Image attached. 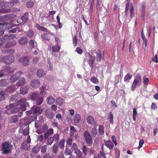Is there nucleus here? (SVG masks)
<instances>
[{
  "instance_id": "f257e3e1",
  "label": "nucleus",
  "mask_w": 158,
  "mask_h": 158,
  "mask_svg": "<svg viewBox=\"0 0 158 158\" xmlns=\"http://www.w3.org/2000/svg\"><path fill=\"white\" fill-rule=\"evenodd\" d=\"M12 147L10 142L9 141H7L2 143V150L5 154H7L10 152Z\"/></svg>"
},
{
  "instance_id": "f03ea898",
  "label": "nucleus",
  "mask_w": 158,
  "mask_h": 158,
  "mask_svg": "<svg viewBox=\"0 0 158 158\" xmlns=\"http://www.w3.org/2000/svg\"><path fill=\"white\" fill-rule=\"evenodd\" d=\"M142 79L140 74L137 73L135 77V79L131 87V90H135L137 85L140 86L141 83Z\"/></svg>"
},
{
  "instance_id": "7ed1b4c3",
  "label": "nucleus",
  "mask_w": 158,
  "mask_h": 158,
  "mask_svg": "<svg viewBox=\"0 0 158 158\" xmlns=\"http://www.w3.org/2000/svg\"><path fill=\"white\" fill-rule=\"evenodd\" d=\"M16 103L17 106H20V109L23 111L26 110V106L29 105V103L26 101V99L24 97L18 100Z\"/></svg>"
},
{
  "instance_id": "20e7f679",
  "label": "nucleus",
  "mask_w": 158,
  "mask_h": 158,
  "mask_svg": "<svg viewBox=\"0 0 158 158\" xmlns=\"http://www.w3.org/2000/svg\"><path fill=\"white\" fill-rule=\"evenodd\" d=\"M84 137L88 145L89 146L91 145L93 142V140L92 136L88 131H86L84 132Z\"/></svg>"
},
{
  "instance_id": "39448f33",
  "label": "nucleus",
  "mask_w": 158,
  "mask_h": 158,
  "mask_svg": "<svg viewBox=\"0 0 158 158\" xmlns=\"http://www.w3.org/2000/svg\"><path fill=\"white\" fill-rule=\"evenodd\" d=\"M23 74V73L22 72L20 71H18L12 76L10 79V82L11 83L15 82L21 77V75Z\"/></svg>"
},
{
  "instance_id": "423d86ee",
  "label": "nucleus",
  "mask_w": 158,
  "mask_h": 158,
  "mask_svg": "<svg viewBox=\"0 0 158 158\" xmlns=\"http://www.w3.org/2000/svg\"><path fill=\"white\" fill-rule=\"evenodd\" d=\"M14 61V57L11 55L10 56H6L4 57L3 62L7 64H12Z\"/></svg>"
},
{
  "instance_id": "0eeeda50",
  "label": "nucleus",
  "mask_w": 158,
  "mask_h": 158,
  "mask_svg": "<svg viewBox=\"0 0 158 158\" xmlns=\"http://www.w3.org/2000/svg\"><path fill=\"white\" fill-rule=\"evenodd\" d=\"M40 81L39 79H35L31 81L30 85L33 88L36 89L40 86Z\"/></svg>"
},
{
  "instance_id": "6e6552de",
  "label": "nucleus",
  "mask_w": 158,
  "mask_h": 158,
  "mask_svg": "<svg viewBox=\"0 0 158 158\" xmlns=\"http://www.w3.org/2000/svg\"><path fill=\"white\" fill-rule=\"evenodd\" d=\"M23 115V112L21 111L19 113L18 115H13L10 119V121L11 123H16L18 121L19 117H21Z\"/></svg>"
},
{
  "instance_id": "1a4fd4ad",
  "label": "nucleus",
  "mask_w": 158,
  "mask_h": 158,
  "mask_svg": "<svg viewBox=\"0 0 158 158\" xmlns=\"http://www.w3.org/2000/svg\"><path fill=\"white\" fill-rule=\"evenodd\" d=\"M14 15H12L8 14L7 15H4L0 17V21H4L3 22H6V21H10L11 19L14 17ZM7 23V22H6ZM8 23H7V24Z\"/></svg>"
},
{
  "instance_id": "9d476101",
  "label": "nucleus",
  "mask_w": 158,
  "mask_h": 158,
  "mask_svg": "<svg viewBox=\"0 0 158 158\" xmlns=\"http://www.w3.org/2000/svg\"><path fill=\"white\" fill-rule=\"evenodd\" d=\"M0 13H5L9 12L10 10V9H6L5 2H0Z\"/></svg>"
},
{
  "instance_id": "9b49d317",
  "label": "nucleus",
  "mask_w": 158,
  "mask_h": 158,
  "mask_svg": "<svg viewBox=\"0 0 158 158\" xmlns=\"http://www.w3.org/2000/svg\"><path fill=\"white\" fill-rule=\"evenodd\" d=\"M30 59V58L27 56L22 57L19 59V62L22 63L24 66H27L29 64Z\"/></svg>"
},
{
  "instance_id": "f8f14e48",
  "label": "nucleus",
  "mask_w": 158,
  "mask_h": 158,
  "mask_svg": "<svg viewBox=\"0 0 158 158\" xmlns=\"http://www.w3.org/2000/svg\"><path fill=\"white\" fill-rule=\"evenodd\" d=\"M33 114L34 115L40 114L42 112L41 108L36 106H34L32 108Z\"/></svg>"
},
{
  "instance_id": "ddd939ff",
  "label": "nucleus",
  "mask_w": 158,
  "mask_h": 158,
  "mask_svg": "<svg viewBox=\"0 0 158 158\" xmlns=\"http://www.w3.org/2000/svg\"><path fill=\"white\" fill-rule=\"evenodd\" d=\"M45 113L46 117L48 119H52L55 116L52 110L49 109H46Z\"/></svg>"
},
{
  "instance_id": "4468645a",
  "label": "nucleus",
  "mask_w": 158,
  "mask_h": 158,
  "mask_svg": "<svg viewBox=\"0 0 158 158\" xmlns=\"http://www.w3.org/2000/svg\"><path fill=\"white\" fill-rule=\"evenodd\" d=\"M95 56L89 55V58L88 61V63L91 69H92L94 67V63L95 61Z\"/></svg>"
},
{
  "instance_id": "2eb2a0df",
  "label": "nucleus",
  "mask_w": 158,
  "mask_h": 158,
  "mask_svg": "<svg viewBox=\"0 0 158 158\" xmlns=\"http://www.w3.org/2000/svg\"><path fill=\"white\" fill-rule=\"evenodd\" d=\"M29 88V86H27L21 87L20 88V93L23 95L26 94L28 93Z\"/></svg>"
},
{
  "instance_id": "dca6fc26",
  "label": "nucleus",
  "mask_w": 158,
  "mask_h": 158,
  "mask_svg": "<svg viewBox=\"0 0 158 158\" xmlns=\"http://www.w3.org/2000/svg\"><path fill=\"white\" fill-rule=\"evenodd\" d=\"M40 96V94L37 92H32L29 95V97L33 101H35Z\"/></svg>"
},
{
  "instance_id": "f3484780",
  "label": "nucleus",
  "mask_w": 158,
  "mask_h": 158,
  "mask_svg": "<svg viewBox=\"0 0 158 158\" xmlns=\"http://www.w3.org/2000/svg\"><path fill=\"white\" fill-rule=\"evenodd\" d=\"M28 42V39L26 37H23L20 38L19 40V43L21 46L26 44Z\"/></svg>"
},
{
  "instance_id": "a211bd4d",
  "label": "nucleus",
  "mask_w": 158,
  "mask_h": 158,
  "mask_svg": "<svg viewBox=\"0 0 158 158\" xmlns=\"http://www.w3.org/2000/svg\"><path fill=\"white\" fill-rule=\"evenodd\" d=\"M105 146L108 148L110 150L112 149L114 147L113 143L110 140H106L104 141Z\"/></svg>"
},
{
  "instance_id": "6ab92c4d",
  "label": "nucleus",
  "mask_w": 158,
  "mask_h": 158,
  "mask_svg": "<svg viewBox=\"0 0 158 158\" xmlns=\"http://www.w3.org/2000/svg\"><path fill=\"white\" fill-rule=\"evenodd\" d=\"M6 48L5 46V48H3L2 50V52L4 54H13L15 52V50L14 49H9L8 48Z\"/></svg>"
},
{
  "instance_id": "aec40b11",
  "label": "nucleus",
  "mask_w": 158,
  "mask_h": 158,
  "mask_svg": "<svg viewBox=\"0 0 158 158\" xmlns=\"http://www.w3.org/2000/svg\"><path fill=\"white\" fill-rule=\"evenodd\" d=\"M16 44V42L15 40H12L11 41L6 43L5 44L6 48H11L15 46Z\"/></svg>"
},
{
  "instance_id": "412c9836",
  "label": "nucleus",
  "mask_w": 158,
  "mask_h": 158,
  "mask_svg": "<svg viewBox=\"0 0 158 158\" xmlns=\"http://www.w3.org/2000/svg\"><path fill=\"white\" fill-rule=\"evenodd\" d=\"M36 75L39 77H43L45 74V71L43 69H39L36 72Z\"/></svg>"
},
{
  "instance_id": "4be33fe9",
  "label": "nucleus",
  "mask_w": 158,
  "mask_h": 158,
  "mask_svg": "<svg viewBox=\"0 0 158 158\" xmlns=\"http://www.w3.org/2000/svg\"><path fill=\"white\" fill-rule=\"evenodd\" d=\"M5 25H7V23L4 22L3 23H0V36H2L4 34L5 28L4 27Z\"/></svg>"
},
{
  "instance_id": "5701e85b",
  "label": "nucleus",
  "mask_w": 158,
  "mask_h": 158,
  "mask_svg": "<svg viewBox=\"0 0 158 158\" xmlns=\"http://www.w3.org/2000/svg\"><path fill=\"white\" fill-rule=\"evenodd\" d=\"M87 120L88 123L89 124H94L95 123H97V122H95L94 118L91 116H89L87 118Z\"/></svg>"
},
{
  "instance_id": "b1692460",
  "label": "nucleus",
  "mask_w": 158,
  "mask_h": 158,
  "mask_svg": "<svg viewBox=\"0 0 158 158\" xmlns=\"http://www.w3.org/2000/svg\"><path fill=\"white\" fill-rule=\"evenodd\" d=\"M53 134V129L52 128L49 129L48 130L46 131L44 134V136L45 138H48L49 135Z\"/></svg>"
},
{
  "instance_id": "393cba45",
  "label": "nucleus",
  "mask_w": 158,
  "mask_h": 158,
  "mask_svg": "<svg viewBox=\"0 0 158 158\" xmlns=\"http://www.w3.org/2000/svg\"><path fill=\"white\" fill-rule=\"evenodd\" d=\"M102 58V52L100 49H98L96 52V58L97 61H101Z\"/></svg>"
},
{
  "instance_id": "a878e982",
  "label": "nucleus",
  "mask_w": 158,
  "mask_h": 158,
  "mask_svg": "<svg viewBox=\"0 0 158 158\" xmlns=\"http://www.w3.org/2000/svg\"><path fill=\"white\" fill-rule=\"evenodd\" d=\"M74 152L76 155L77 158H83L82 152L80 149H76V150Z\"/></svg>"
},
{
  "instance_id": "bb28decb",
  "label": "nucleus",
  "mask_w": 158,
  "mask_h": 158,
  "mask_svg": "<svg viewBox=\"0 0 158 158\" xmlns=\"http://www.w3.org/2000/svg\"><path fill=\"white\" fill-rule=\"evenodd\" d=\"M9 83L8 80L6 79H2L0 80V86L4 87L7 85Z\"/></svg>"
},
{
  "instance_id": "cd10ccee",
  "label": "nucleus",
  "mask_w": 158,
  "mask_h": 158,
  "mask_svg": "<svg viewBox=\"0 0 158 158\" xmlns=\"http://www.w3.org/2000/svg\"><path fill=\"white\" fill-rule=\"evenodd\" d=\"M6 91L5 90H2L0 91V101H2L5 99V98L6 95Z\"/></svg>"
},
{
  "instance_id": "c85d7f7f",
  "label": "nucleus",
  "mask_w": 158,
  "mask_h": 158,
  "mask_svg": "<svg viewBox=\"0 0 158 158\" xmlns=\"http://www.w3.org/2000/svg\"><path fill=\"white\" fill-rule=\"evenodd\" d=\"M34 31L32 30H30L26 32V35L28 38H31L34 36Z\"/></svg>"
},
{
  "instance_id": "c756f323",
  "label": "nucleus",
  "mask_w": 158,
  "mask_h": 158,
  "mask_svg": "<svg viewBox=\"0 0 158 158\" xmlns=\"http://www.w3.org/2000/svg\"><path fill=\"white\" fill-rule=\"evenodd\" d=\"M74 121L76 123H79L81 121V117L80 114H76L74 116Z\"/></svg>"
},
{
  "instance_id": "7c9ffc66",
  "label": "nucleus",
  "mask_w": 158,
  "mask_h": 158,
  "mask_svg": "<svg viewBox=\"0 0 158 158\" xmlns=\"http://www.w3.org/2000/svg\"><path fill=\"white\" fill-rule=\"evenodd\" d=\"M40 147L38 145H36L34 146L32 150V152L34 154H37L40 151Z\"/></svg>"
},
{
  "instance_id": "2f4dec72",
  "label": "nucleus",
  "mask_w": 158,
  "mask_h": 158,
  "mask_svg": "<svg viewBox=\"0 0 158 158\" xmlns=\"http://www.w3.org/2000/svg\"><path fill=\"white\" fill-rule=\"evenodd\" d=\"M60 48V47L58 44H56L55 46L52 47V52H53L58 53L59 52Z\"/></svg>"
},
{
  "instance_id": "473e14b6",
  "label": "nucleus",
  "mask_w": 158,
  "mask_h": 158,
  "mask_svg": "<svg viewBox=\"0 0 158 158\" xmlns=\"http://www.w3.org/2000/svg\"><path fill=\"white\" fill-rule=\"evenodd\" d=\"M94 125V127L92 128L91 131V133L94 135H96L97 133V123H95Z\"/></svg>"
},
{
  "instance_id": "72a5a7b5",
  "label": "nucleus",
  "mask_w": 158,
  "mask_h": 158,
  "mask_svg": "<svg viewBox=\"0 0 158 158\" xmlns=\"http://www.w3.org/2000/svg\"><path fill=\"white\" fill-rule=\"evenodd\" d=\"M46 85L44 84L39 88L40 94L41 95L45 94L46 91L45 90L46 88Z\"/></svg>"
},
{
  "instance_id": "f704fd0d",
  "label": "nucleus",
  "mask_w": 158,
  "mask_h": 158,
  "mask_svg": "<svg viewBox=\"0 0 158 158\" xmlns=\"http://www.w3.org/2000/svg\"><path fill=\"white\" fill-rule=\"evenodd\" d=\"M28 13L27 12H26L24 15L21 18V19L23 22H27L28 20Z\"/></svg>"
},
{
  "instance_id": "c9c22d12",
  "label": "nucleus",
  "mask_w": 158,
  "mask_h": 158,
  "mask_svg": "<svg viewBox=\"0 0 158 158\" xmlns=\"http://www.w3.org/2000/svg\"><path fill=\"white\" fill-rule=\"evenodd\" d=\"M35 104L37 105H39L42 104L43 101V98L40 96L35 100Z\"/></svg>"
},
{
  "instance_id": "e433bc0d",
  "label": "nucleus",
  "mask_w": 158,
  "mask_h": 158,
  "mask_svg": "<svg viewBox=\"0 0 158 158\" xmlns=\"http://www.w3.org/2000/svg\"><path fill=\"white\" fill-rule=\"evenodd\" d=\"M94 0H92L90 2V6L89 8V13L91 14L94 11Z\"/></svg>"
},
{
  "instance_id": "4c0bfd02",
  "label": "nucleus",
  "mask_w": 158,
  "mask_h": 158,
  "mask_svg": "<svg viewBox=\"0 0 158 158\" xmlns=\"http://www.w3.org/2000/svg\"><path fill=\"white\" fill-rule=\"evenodd\" d=\"M64 101L63 99L60 97L58 98L56 100V104L59 106H61L63 104Z\"/></svg>"
},
{
  "instance_id": "58836bf2",
  "label": "nucleus",
  "mask_w": 158,
  "mask_h": 158,
  "mask_svg": "<svg viewBox=\"0 0 158 158\" xmlns=\"http://www.w3.org/2000/svg\"><path fill=\"white\" fill-rule=\"evenodd\" d=\"M47 103L49 105L53 104L54 102V99L52 96L48 97L47 99Z\"/></svg>"
},
{
  "instance_id": "ea45409f",
  "label": "nucleus",
  "mask_w": 158,
  "mask_h": 158,
  "mask_svg": "<svg viewBox=\"0 0 158 158\" xmlns=\"http://www.w3.org/2000/svg\"><path fill=\"white\" fill-rule=\"evenodd\" d=\"M25 82V80L24 78H22L20 80L17 82L16 84V86H20L23 85Z\"/></svg>"
},
{
  "instance_id": "a19ab883",
  "label": "nucleus",
  "mask_w": 158,
  "mask_h": 158,
  "mask_svg": "<svg viewBox=\"0 0 158 158\" xmlns=\"http://www.w3.org/2000/svg\"><path fill=\"white\" fill-rule=\"evenodd\" d=\"M42 122L41 121L35 120V127L36 129H38L42 125Z\"/></svg>"
},
{
  "instance_id": "79ce46f5",
  "label": "nucleus",
  "mask_w": 158,
  "mask_h": 158,
  "mask_svg": "<svg viewBox=\"0 0 158 158\" xmlns=\"http://www.w3.org/2000/svg\"><path fill=\"white\" fill-rule=\"evenodd\" d=\"M41 38L46 40L48 41L50 39V36H49V35L48 34H42L41 35Z\"/></svg>"
},
{
  "instance_id": "37998d69",
  "label": "nucleus",
  "mask_w": 158,
  "mask_h": 158,
  "mask_svg": "<svg viewBox=\"0 0 158 158\" xmlns=\"http://www.w3.org/2000/svg\"><path fill=\"white\" fill-rule=\"evenodd\" d=\"M98 133L100 135H102L104 134V127L103 125H100L99 126Z\"/></svg>"
},
{
  "instance_id": "c03bdc74",
  "label": "nucleus",
  "mask_w": 158,
  "mask_h": 158,
  "mask_svg": "<svg viewBox=\"0 0 158 158\" xmlns=\"http://www.w3.org/2000/svg\"><path fill=\"white\" fill-rule=\"evenodd\" d=\"M132 75L130 73H127L124 77V81L126 82L130 80L132 78Z\"/></svg>"
},
{
  "instance_id": "a18cd8bd",
  "label": "nucleus",
  "mask_w": 158,
  "mask_h": 158,
  "mask_svg": "<svg viewBox=\"0 0 158 158\" xmlns=\"http://www.w3.org/2000/svg\"><path fill=\"white\" fill-rule=\"evenodd\" d=\"M70 133L69 135L71 136H73L74 133L77 132L74 126H71L70 128Z\"/></svg>"
},
{
  "instance_id": "49530a36",
  "label": "nucleus",
  "mask_w": 158,
  "mask_h": 158,
  "mask_svg": "<svg viewBox=\"0 0 158 158\" xmlns=\"http://www.w3.org/2000/svg\"><path fill=\"white\" fill-rule=\"evenodd\" d=\"M58 144L57 143H55L52 147V152L55 153H56L58 152Z\"/></svg>"
},
{
  "instance_id": "de8ad7c7",
  "label": "nucleus",
  "mask_w": 158,
  "mask_h": 158,
  "mask_svg": "<svg viewBox=\"0 0 158 158\" xmlns=\"http://www.w3.org/2000/svg\"><path fill=\"white\" fill-rule=\"evenodd\" d=\"M36 43V42L34 40H31L29 42V45L30 47L32 49L35 47V43Z\"/></svg>"
},
{
  "instance_id": "09e8293b",
  "label": "nucleus",
  "mask_w": 158,
  "mask_h": 158,
  "mask_svg": "<svg viewBox=\"0 0 158 158\" xmlns=\"http://www.w3.org/2000/svg\"><path fill=\"white\" fill-rule=\"evenodd\" d=\"M15 86L14 85H13L7 88L6 89V91H7L9 93H11L15 90Z\"/></svg>"
},
{
  "instance_id": "8fccbe9b",
  "label": "nucleus",
  "mask_w": 158,
  "mask_h": 158,
  "mask_svg": "<svg viewBox=\"0 0 158 158\" xmlns=\"http://www.w3.org/2000/svg\"><path fill=\"white\" fill-rule=\"evenodd\" d=\"M72 151L68 147L66 146L64 151V153L66 155H70L72 153Z\"/></svg>"
},
{
  "instance_id": "3c124183",
  "label": "nucleus",
  "mask_w": 158,
  "mask_h": 158,
  "mask_svg": "<svg viewBox=\"0 0 158 158\" xmlns=\"http://www.w3.org/2000/svg\"><path fill=\"white\" fill-rule=\"evenodd\" d=\"M65 140L64 139L62 140H61L59 143V145L60 148L61 149H63L64 147V145L65 143Z\"/></svg>"
},
{
  "instance_id": "603ef678",
  "label": "nucleus",
  "mask_w": 158,
  "mask_h": 158,
  "mask_svg": "<svg viewBox=\"0 0 158 158\" xmlns=\"http://www.w3.org/2000/svg\"><path fill=\"white\" fill-rule=\"evenodd\" d=\"M130 16L131 17H132L134 15V8L133 4L131 3L130 8Z\"/></svg>"
},
{
  "instance_id": "864d4df0",
  "label": "nucleus",
  "mask_w": 158,
  "mask_h": 158,
  "mask_svg": "<svg viewBox=\"0 0 158 158\" xmlns=\"http://www.w3.org/2000/svg\"><path fill=\"white\" fill-rule=\"evenodd\" d=\"M108 118L110 123L113 124V115L111 112H109Z\"/></svg>"
},
{
  "instance_id": "5fc2aeb1",
  "label": "nucleus",
  "mask_w": 158,
  "mask_h": 158,
  "mask_svg": "<svg viewBox=\"0 0 158 158\" xmlns=\"http://www.w3.org/2000/svg\"><path fill=\"white\" fill-rule=\"evenodd\" d=\"M5 5L6 9L8 8H11L14 6L13 2H5Z\"/></svg>"
},
{
  "instance_id": "6e6d98bb",
  "label": "nucleus",
  "mask_w": 158,
  "mask_h": 158,
  "mask_svg": "<svg viewBox=\"0 0 158 158\" xmlns=\"http://www.w3.org/2000/svg\"><path fill=\"white\" fill-rule=\"evenodd\" d=\"M20 109H21L20 108L16 107L11 110V112L12 114H15L19 111Z\"/></svg>"
},
{
  "instance_id": "4d7b16f0",
  "label": "nucleus",
  "mask_w": 158,
  "mask_h": 158,
  "mask_svg": "<svg viewBox=\"0 0 158 158\" xmlns=\"http://www.w3.org/2000/svg\"><path fill=\"white\" fill-rule=\"evenodd\" d=\"M133 114L132 115V117L134 121H135L136 119V117L138 114V113L136 111V109L135 108H133Z\"/></svg>"
},
{
  "instance_id": "13d9d810",
  "label": "nucleus",
  "mask_w": 158,
  "mask_h": 158,
  "mask_svg": "<svg viewBox=\"0 0 158 158\" xmlns=\"http://www.w3.org/2000/svg\"><path fill=\"white\" fill-rule=\"evenodd\" d=\"M82 149L84 154L85 155H87L88 150L89 148H87L85 145H84Z\"/></svg>"
},
{
  "instance_id": "bf43d9fd",
  "label": "nucleus",
  "mask_w": 158,
  "mask_h": 158,
  "mask_svg": "<svg viewBox=\"0 0 158 158\" xmlns=\"http://www.w3.org/2000/svg\"><path fill=\"white\" fill-rule=\"evenodd\" d=\"M30 128L28 126L26 128L24 129L23 132V134L24 135H27L29 133Z\"/></svg>"
},
{
  "instance_id": "052dcab7",
  "label": "nucleus",
  "mask_w": 158,
  "mask_h": 158,
  "mask_svg": "<svg viewBox=\"0 0 158 158\" xmlns=\"http://www.w3.org/2000/svg\"><path fill=\"white\" fill-rule=\"evenodd\" d=\"M47 147L48 145H44L42 146L41 148V152L44 153H46Z\"/></svg>"
},
{
  "instance_id": "680f3d73",
  "label": "nucleus",
  "mask_w": 158,
  "mask_h": 158,
  "mask_svg": "<svg viewBox=\"0 0 158 158\" xmlns=\"http://www.w3.org/2000/svg\"><path fill=\"white\" fill-rule=\"evenodd\" d=\"M21 149L24 150H27L29 148L28 145L25 143H23L21 144Z\"/></svg>"
},
{
  "instance_id": "e2e57ef3",
  "label": "nucleus",
  "mask_w": 158,
  "mask_h": 158,
  "mask_svg": "<svg viewBox=\"0 0 158 158\" xmlns=\"http://www.w3.org/2000/svg\"><path fill=\"white\" fill-rule=\"evenodd\" d=\"M90 81L94 84L98 83L99 81L97 78L94 76L92 77L90 79Z\"/></svg>"
},
{
  "instance_id": "0e129e2a",
  "label": "nucleus",
  "mask_w": 158,
  "mask_h": 158,
  "mask_svg": "<svg viewBox=\"0 0 158 158\" xmlns=\"http://www.w3.org/2000/svg\"><path fill=\"white\" fill-rule=\"evenodd\" d=\"M53 140L56 142H57L59 139V135L58 133L54 134L52 137Z\"/></svg>"
},
{
  "instance_id": "69168bd1",
  "label": "nucleus",
  "mask_w": 158,
  "mask_h": 158,
  "mask_svg": "<svg viewBox=\"0 0 158 158\" xmlns=\"http://www.w3.org/2000/svg\"><path fill=\"white\" fill-rule=\"evenodd\" d=\"M3 70H6L8 73H14V71L11 70L10 68L8 66L5 67Z\"/></svg>"
},
{
  "instance_id": "338daca9",
  "label": "nucleus",
  "mask_w": 158,
  "mask_h": 158,
  "mask_svg": "<svg viewBox=\"0 0 158 158\" xmlns=\"http://www.w3.org/2000/svg\"><path fill=\"white\" fill-rule=\"evenodd\" d=\"M115 158H119L120 155V151L117 148L115 149Z\"/></svg>"
},
{
  "instance_id": "774afa93",
  "label": "nucleus",
  "mask_w": 158,
  "mask_h": 158,
  "mask_svg": "<svg viewBox=\"0 0 158 158\" xmlns=\"http://www.w3.org/2000/svg\"><path fill=\"white\" fill-rule=\"evenodd\" d=\"M34 5V3L33 2H28L26 3V6L28 8H31Z\"/></svg>"
}]
</instances>
